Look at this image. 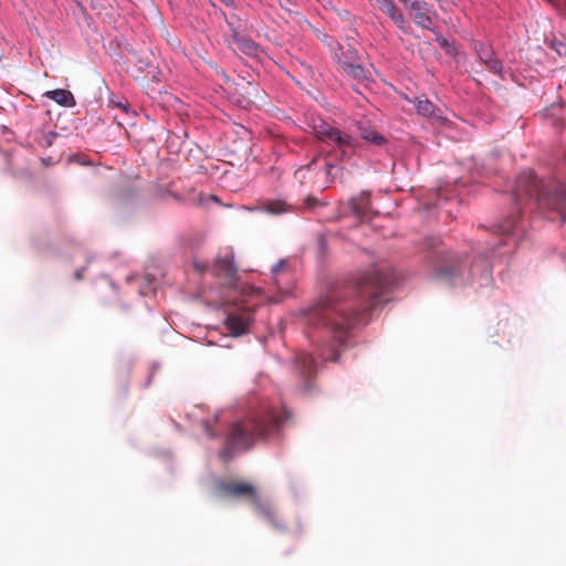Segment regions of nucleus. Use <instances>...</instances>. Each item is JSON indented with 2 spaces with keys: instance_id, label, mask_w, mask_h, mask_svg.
Listing matches in <instances>:
<instances>
[{
  "instance_id": "obj_1",
  "label": "nucleus",
  "mask_w": 566,
  "mask_h": 566,
  "mask_svg": "<svg viewBox=\"0 0 566 566\" xmlns=\"http://www.w3.org/2000/svg\"><path fill=\"white\" fill-rule=\"evenodd\" d=\"M391 283L389 275L373 269L328 291L302 313L303 321L306 325L325 327L343 345L349 332L384 303L385 291Z\"/></svg>"
},
{
  "instance_id": "obj_2",
  "label": "nucleus",
  "mask_w": 566,
  "mask_h": 566,
  "mask_svg": "<svg viewBox=\"0 0 566 566\" xmlns=\"http://www.w3.org/2000/svg\"><path fill=\"white\" fill-rule=\"evenodd\" d=\"M514 199L517 206L534 203L543 212H554L560 217L562 222L566 217V185L538 179L532 171H523L517 178L514 188Z\"/></svg>"
},
{
  "instance_id": "obj_3",
  "label": "nucleus",
  "mask_w": 566,
  "mask_h": 566,
  "mask_svg": "<svg viewBox=\"0 0 566 566\" xmlns=\"http://www.w3.org/2000/svg\"><path fill=\"white\" fill-rule=\"evenodd\" d=\"M290 418L291 412L284 409L281 413L268 411L264 415H255L235 422L227 436L226 446L220 451V458L227 461L232 458L235 451L249 450L256 438L265 437L277 430Z\"/></svg>"
},
{
  "instance_id": "obj_4",
  "label": "nucleus",
  "mask_w": 566,
  "mask_h": 566,
  "mask_svg": "<svg viewBox=\"0 0 566 566\" xmlns=\"http://www.w3.org/2000/svg\"><path fill=\"white\" fill-rule=\"evenodd\" d=\"M311 128L317 139L337 151L340 160L349 159L355 154L358 142L353 136L321 118L312 119Z\"/></svg>"
},
{
  "instance_id": "obj_5",
  "label": "nucleus",
  "mask_w": 566,
  "mask_h": 566,
  "mask_svg": "<svg viewBox=\"0 0 566 566\" xmlns=\"http://www.w3.org/2000/svg\"><path fill=\"white\" fill-rule=\"evenodd\" d=\"M220 491L232 497H247L251 500L255 512L266 520L274 528L279 531L286 530L284 521L280 518L275 510L259 500L253 485L239 481H229L220 484Z\"/></svg>"
},
{
  "instance_id": "obj_6",
  "label": "nucleus",
  "mask_w": 566,
  "mask_h": 566,
  "mask_svg": "<svg viewBox=\"0 0 566 566\" xmlns=\"http://www.w3.org/2000/svg\"><path fill=\"white\" fill-rule=\"evenodd\" d=\"M210 270L214 276L222 279L228 286H234L239 279L231 252L219 254Z\"/></svg>"
},
{
  "instance_id": "obj_7",
  "label": "nucleus",
  "mask_w": 566,
  "mask_h": 566,
  "mask_svg": "<svg viewBox=\"0 0 566 566\" xmlns=\"http://www.w3.org/2000/svg\"><path fill=\"white\" fill-rule=\"evenodd\" d=\"M338 64L342 71L352 78L358 82H363L367 78L366 71L359 64V57L355 50L349 48L346 52L343 51L342 55L338 56Z\"/></svg>"
},
{
  "instance_id": "obj_8",
  "label": "nucleus",
  "mask_w": 566,
  "mask_h": 566,
  "mask_svg": "<svg viewBox=\"0 0 566 566\" xmlns=\"http://www.w3.org/2000/svg\"><path fill=\"white\" fill-rule=\"evenodd\" d=\"M408 11L411 19L419 28L434 31L433 21L436 11L428 2L424 0H419L413 6H411Z\"/></svg>"
},
{
  "instance_id": "obj_9",
  "label": "nucleus",
  "mask_w": 566,
  "mask_h": 566,
  "mask_svg": "<svg viewBox=\"0 0 566 566\" xmlns=\"http://www.w3.org/2000/svg\"><path fill=\"white\" fill-rule=\"evenodd\" d=\"M252 315L253 312L250 308L230 313L227 316L226 325L233 336H241L248 332Z\"/></svg>"
},
{
  "instance_id": "obj_10",
  "label": "nucleus",
  "mask_w": 566,
  "mask_h": 566,
  "mask_svg": "<svg viewBox=\"0 0 566 566\" xmlns=\"http://www.w3.org/2000/svg\"><path fill=\"white\" fill-rule=\"evenodd\" d=\"M413 105L419 115L428 117L432 123L439 125H447L449 123V119L444 116L443 111L433 105L428 98L416 97Z\"/></svg>"
},
{
  "instance_id": "obj_11",
  "label": "nucleus",
  "mask_w": 566,
  "mask_h": 566,
  "mask_svg": "<svg viewBox=\"0 0 566 566\" xmlns=\"http://www.w3.org/2000/svg\"><path fill=\"white\" fill-rule=\"evenodd\" d=\"M296 368L301 371L303 390L308 392L313 388L312 379L316 373V364L311 354L303 353L296 358Z\"/></svg>"
},
{
  "instance_id": "obj_12",
  "label": "nucleus",
  "mask_w": 566,
  "mask_h": 566,
  "mask_svg": "<svg viewBox=\"0 0 566 566\" xmlns=\"http://www.w3.org/2000/svg\"><path fill=\"white\" fill-rule=\"evenodd\" d=\"M377 8L385 14H387L394 23L402 32L409 31L408 21L401 10L396 6L394 0H375Z\"/></svg>"
},
{
  "instance_id": "obj_13",
  "label": "nucleus",
  "mask_w": 566,
  "mask_h": 566,
  "mask_svg": "<svg viewBox=\"0 0 566 566\" xmlns=\"http://www.w3.org/2000/svg\"><path fill=\"white\" fill-rule=\"evenodd\" d=\"M474 49L476 51V54L480 59V61L486 65V67L495 73L500 74L502 71V64L501 62L494 56L493 50L483 42H476L474 43Z\"/></svg>"
},
{
  "instance_id": "obj_14",
  "label": "nucleus",
  "mask_w": 566,
  "mask_h": 566,
  "mask_svg": "<svg viewBox=\"0 0 566 566\" xmlns=\"http://www.w3.org/2000/svg\"><path fill=\"white\" fill-rule=\"evenodd\" d=\"M353 213L356 218L360 220H366L369 218L370 211V200L369 192L363 191L357 197H354L348 202Z\"/></svg>"
},
{
  "instance_id": "obj_15",
  "label": "nucleus",
  "mask_w": 566,
  "mask_h": 566,
  "mask_svg": "<svg viewBox=\"0 0 566 566\" xmlns=\"http://www.w3.org/2000/svg\"><path fill=\"white\" fill-rule=\"evenodd\" d=\"M44 96L56 102L61 106L71 107V106L75 105L74 96L67 90L57 88V90H53V91H48L44 94Z\"/></svg>"
},
{
  "instance_id": "obj_16",
  "label": "nucleus",
  "mask_w": 566,
  "mask_h": 566,
  "mask_svg": "<svg viewBox=\"0 0 566 566\" xmlns=\"http://www.w3.org/2000/svg\"><path fill=\"white\" fill-rule=\"evenodd\" d=\"M262 210L270 214H282L292 211V206L283 200H269L263 203Z\"/></svg>"
},
{
  "instance_id": "obj_17",
  "label": "nucleus",
  "mask_w": 566,
  "mask_h": 566,
  "mask_svg": "<svg viewBox=\"0 0 566 566\" xmlns=\"http://www.w3.org/2000/svg\"><path fill=\"white\" fill-rule=\"evenodd\" d=\"M359 136L361 139L369 142L374 145L380 146L386 143V139L375 128L371 127H358Z\"/></svg>"
},
{
  "instance_id": "obj_18",
  "label": "nucleus",
  "mask_w": 566,
  "mask_h": 566,
  "mask_svg": "<svg viewBox=\"0 0 566 566\" xmlns=\"http://www.w3.org/2000/svg\"><path fill=\"white\" fill-rule=\"evenodd\" d=\"M285 269L286 262L284 260L279 261L272 269L274 284L276 285L279 292L282 293L283 295H286L289 293V287H283L279 277L281 274H284Z\"/></svg>"
},
{
  "instance_id": "obj_19",
  "label": "nucleus",
  "mask_w": 566,
  "mask_h": 566,
  "mask_svg": "<svg viewBox=\"0 0 566 566\" xmlns=\"http://www.w3.org/2000/svg\"><path fill=\"white\" fill-rule=\"evenodd\" d=\"M234 41L239 49L245 54H254L256 52V44L252 40L245 36L235 35Z\"/></svg>"
},
{
  "instance_id": "obj_20",
  "label": "nucleus",
  "mask_w": 566,
  "mask_h": 566,
  "mask_svg": "<svg viewBox=\"0 0 566 566\" xmlns=\"http://www.w3.org/2000/svg\"><path fill=\"white\" fill-rule=\"evenodd\" d=\"M325 168H326L327 178L331 181H333L338 176V174L342 171V167H339L337 165L326 164Z\"/></svg>"
},
{
  "instance_id": "obj_21",
  "label": "nucleus",
  "mask_w": 566,
  "mask_h": 566,
  "mask_svg": "<svg viewBox=\"0 0 566 566\" xmlns=\"http://www.w3.org/2000/svg\"><path fill=\"white\" fill-rule=\"evenodd\" d=\"M515 224H516V218H514V219H509V220L504 221V222L500 226L499 230H500L503 234H507V233H510V232H512V231L514 230Z\"/></svg>"
},
{
  "instance_id": "obj_22",
  "label": "nucleus",
  "mask_w": 566,
  "mask_h": 566,
  "mask_svg": "<svg viewBox=\"0 0 566 566\" xmlns=\"http://www.w3.org/2000/svg\"><path fill=\"white\" fill-rule=\"evenodd\" d=\"M552 48L557 52L558 55H566V44L558 40H553L551 43Z\"/></svg>"
},
{
  "instance_id": "obj_23",
  "label": "nucleus",
  "mask_w": 566,
  "mask_h": 566,
  "mask_svg": "<svg viewBox=\"0 0 566 566\" xmlns=\"http://www.w3.org/2000/svg\"><path fill=\"white\" fill-rule=\"evenodd\" d=\"M201 427H202V430L205 431V433L207 434V437H209L211 439L217 437V433L212 429V426L209 420H202Z\"/></svg>"
},
{
  "instance_id": "obj_24",
  "label": "nucleus",
  "mask_w": 566,
  "mask_h": 566,
  "mask_svg": "<svg viewBox=\"0 0 566 566\" xmlns=\"http://www.w3.org/2000/svg\"><path fill=\"white\" fill-rule=\"evenodd\" d=\"M305 208L313 209L319 205V201L317 198L313 196H307L304 200Z\"/></svg>"
},
{
  "instance_id": "obj_25",
  "label": "nucleus",
  "mask_w": 566,
  "mask_h": 566,
  "mask_svg": "<svg viewBox=\"0 0 566 566\" xmlns=\"http://www.w3.org/2000/svg\"><path fill=\"white\" fill-rule=\"evenodd\" d=\"M193 266L199 273H203L208 271V265L206 263H201L199 261H193Z\"/></svg>"
},
{
  "instance_id": "obj_26",
  "label": "nucleus",
  "mask_w": 566,
  "mask_h": 566,
  "mask_svg": "<svg viewBox=\"0 0 566 566\" xmlns=\"http://www.w3.org/2000/svg\"><path fill=\"white\" fill-rule=\"evenodd\" d=\"M84 272H85V269H78L74 274L75 280H77V281L82 280L84 277Z\"/></svg>"
},
{
  "instance_id": "obj_27",
  "label": "nucleus",
  "mask_w": 566,
  "mask_h": 566,
  "mask_svg": "<svg viewBox=\"0 0 566 566\" xmlns=\"http://www.w3.org/2000/svg\"><path fill=\"white\" fill-rule=\"evenodd\" d=\"M226 6L228 7H232L233 6V1L232 0H221Z\"/></svg>"
},
{
  "instance_id": "obj_28",
  "label": "nucleus",
  "mask_w": 566,
  "mask_h": 566,
  "mask_svg": "<svg viewBox=\"0 0 566 566\" xmlns=\"http://www.w3.org/2000/svg\"><path fill=\"white\" fill-rule=\"evenodd\" d=\"M282 298H283V296H280V297H273V298H271L270 301H271V302H273V303H277V302H280Z\"/></svg>"
},
{
  "instance_id": "obj_29",
  "label": "nucleus",
  "mask_w": 566,
  "mask_h": 566,
  "mask_svg": "<svg viewBox=\"0 0 566 566\" xmlns=\"http://www.w3.org/2000/svg\"><path fill=\"white\" fill-rule=\"evenodd\" d=\"M338 357H339V356H338V354H336V353H335V354H333V356L331 357V359H332V360H334V361H337V360H338Z\"/></svg>"
},
{
  "instance_id": "obj_30",
  "label": "nucleus",
  "mask_w": 566,
  "mask_h": 566,
  "mask_svg": "<svg viewBox=\"0 0 566 566\" xmlns=\"http://www.w3.org/2000/svg\"><path fill=\"white\" fill-rule=\"evenodd\" d=\"M118 106H119V107H122V108H123V111H125V112H127V109H128V106H127V105L118 104Z\"/></svg>"
},
{
  "instance_id": "obj_31",
  "label": "nucleus",
  "mask_w": 566,
  "mask_h": 566,
  "mask_svg": "<svg viewBox=\"0 0 566 566\" xmlns=\"http://www.w3.org/2000/svg\"><path fill=\"white\" fill-rule=\"evenodd\" d=\"M446 43H447V40H446V39H442V40H441V44H442V45H446Z\"/></svg>"
},
{
  "instance_id": "obj_32",
  "label": "nucleus",
  "mask_w": 566,
  "mask_h": 566,
  "mask_svg": "<svg viewBox=\"0 0 566 566\" xmlns=\"http://www.w3.org/2000/svg\"><path fill=\"white\" fill-rule=\"evenodd\" d=\"M441 275H451L450 273L443 272Z\"/></svg>"
}]
</instances>
